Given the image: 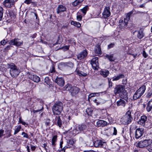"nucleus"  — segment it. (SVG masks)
Wrapping results in <instances>:
<instances>
[{"instance_id":"ea45409f","label":"nucleus","mask_w":152,"mask_h":152,"mask_svg":"<svg viewBox=\"0 0 152 152\" xmlns=\"http://www.w3.org/2000/svg\"><path fill=\"white\" fill-rule=\"evenodd\" d=\"M86 112L88 115H91L92 113L93 110L91 108H88L86 109Z\"/></svg>"},{"instance_id":"de8ad7c7","label":"nucleus","mask_w":152,"mask_h":152,"mask_svg":"<svg viewBox=\"0 0 152 152\" xmlns=\"http://www.w3.org/2000/svg\"><path fill=\"white\" fill-rule=\"evenodd\" d=\"M11 47V46L10 45H8L4 49L5 51H7L10 49Z\"/></svg>"},{"instance_id":"f3484780","label":"nucleus","mask_w":152,"mask_h":152,"mask_svg":"<svg viewBox=\"0 0 152 152\" xmlns=\"http://www.w3.org/2000/svg\"><path fill=\"white\" fill-rule=\"evenodd\" d=\"M66 10V8L61 5H58L56 9L57 12L58 14H59L62 12L65 11Z\"/></svg>"},{"instance_id":"338daca9","label":"nucleus","mask_w":152,"mask_h":152,"mask_svg":"<svg viewBox=\"0 0 152 152\" xmlns=\"http://www.w3.org/2000/svg\"><path fill=\"white\" fill-rule=\"evenodd\" d=\"M144 4H143L139 6V7L141 8H143L144 7Z\"/></svg>"},{"instance_id":"9d476101","label":"nucleus","mask_w":152,"mask_h":152,"mask_svg":"<svg viewBox=\"0 0 152 152\" xmlns=\"http://www.w3.org/2000/svg\"><path fill=\"white\" fill-rule=\"evenodd\" d=\"M144 129L142 128L137 129L135 133V137L136 139H138L141 137L143 133Z\"/></svg>"},{"instance_id":"6ab92c4d","label":"nucleus","mask_w":152,"mask_h":152,"mask_svg":"<svg viewBox=\"0 0 152 152\" xmlns=\"http://www.w3.org/2000/svg\"><path fill=\"white\" fill-rule=\"evenodd\" d=\"M30 79L33 80L35 82L38 83L40 80V78L35 75H31L29 76Z\"/></svg>"},{"instance_id":"774afa93","label":"nucleus","mask_w":152,"mask_h":152,"mask_svg":"<svg viewBox=\"0 0 152 152\" xmlns=\"http://www.w3.org/2000/svg\"><path fill=\"white\" fill-rule=\"evenodd\" d=\"M150 54L152 56V49H151L149 51Z\"/></svg>"},{"instance_id":"72a5a7b5","label":"nucleus","mask_w":152,"mask_h":152,"mask_svg":"<svg viewBox=\"0 0 152 152\" xmlns=\"http://www.w3.org/2000/svg\"><path fill=\"white\" fill-rule=\"evenodd\" d=\"M84 0H76L72 3V5L76 6L82 3Z\"/></svg>"},{"instance_id":"0eeeda50","label":"nucleus","mask_w":152,"mask_h":152,"mask_svg":"<svg viewBox=\"0 0 152 152\" xmlns=\"http://www.w3.org/2000/svg\"><path fill=\"white\" fill-rule=\"evenodd\" d=\"M152 143L151 140H145L140 141L136 144V146L140 148H144L148 146Z\"/></svg>"},{"instance_id":"0e129e2a","label":"nucleus","mask_w":152,"mask_h":152,"mask_svg":"<svg viewBox=\"0 0 152 152\" xmlns=\"http://www.w3.org/2000/svg\"><path fill=\"white\" fill-rule=\"evenodd\" d=\"M109 128H107V129H104V131H103V132L105 133V134H107V133H104V131H107L109 130Z\"/></svg>"},{"instance_id":"9b49d317","label":"nucleus","mask_w":152,"mask_h":152,"mask_svg":"<svg viewBox=\"0 0 152 152\" xmlns=\"http://www.w3.org/2000/svg\"><path fill=\"white\" fill-rule=\"evenodd\" d=\"M14 0H5L3 2V4L6 7L10 8L14 4Z\"/></svg>"},{"instance_id":"20e7f679","label":"nucleus","mask_w":152,"mask_h":152,"mask_svg":"<svg viewBox=\"0 0 152 152\" xmlns=\"http://www.w3.org/2000/svg\"><path fill=\"white\" fill-rule=\"evenodd\" d=\"M63 104L61 102H56L52 108L53 112L54 115H59L63 110Z\"/></svg>"},{"instance_id":"412c9836","label":"nucleus","mask_w":152,"mask_h":152,"mask_svg":"<svg viewBox=\"0 0 152 152\" xmlns=\"http://www.w3.org/2000/svg\"><path fill=\"white\" fill-rule=\"evenodd\" d=\"M79 91V88L75 86H74L72 88L71 93L72 95L74 96L77 94Z\"/></svg>"},{"instance_id":"7ed1b4c3","label":"nucleus","mask_w":152,"mask_h":152,"mask_svg":"<svg viewBox=\"0 0 152 152\" xmlns=\"http://www.w3.org/2000/svg\"><path fill=\"white\" fill-rule=\"evenodd\" d=\"M8 65L9 68L10 69V72L11 76L13 77H17L20 72V70L19 69L12 63L9 64Z\"/></svg>"},{"instance_id":"052dcab7","label":"nucleus","mask_w":152,"mask_h":152,"mask_svg":"<svg viewBox=\"0 0 152 152\" xmlns=\"http://www.w3.org/2000/svg\"><path fill=\"white\" fill-rule=\"evenodd\" d=\"M96 93H92L90 94L89 96V97L91 98L95 96Z\"/></svg>"},{"instance_id":"4d7b16f0","label":"nucleus","mask_w":152,"mask_h":152,"mask_svg":"<svg viewBox=\"0 0 152 152\" xmlns=\"http://www.w3.org/2000/svg\"><path fill=\"white\" fill-rule=\"evenodd\" d=\"M148 150L150 152H152V145L149 146Z\"/></svg>"},{"instance_id":"a211bd4d","label":"nucleus","mask_w":152,"mask_h":152,"mask_svg":"<svg viewBox=\"0 0 152 152\" xmlns=\"http://www.w3.org/2000/svg\"><path fill=\"white\" fill-rule=\"evenodd\" d=\"M96 125L98 127H104L108 124L107 123L103 120H99L96 122Z\"/></svg>"},{"instance_id":"dca6fc26","label":"nucleus","mask_w":152,"mask_h":152,"mask_svg":"<svg viewBox=\"0 0 152 152\" xmlns=\"http://www.w3.org/2000/svg\"><path fill=\"white\" fill-rule=\"evenodd\" d=\"M55 82L60 86H63L64 84V80L61 77H57L55 80Z\"/></svg>"},{"instance_id":"69168bd1","label":"nucleus","mask_w":152,"mask_h":152,"mask_svg":"<svg viewBox=\"0 0 152 152\" xmlns=\"http://www.w3.org/2000/svg\"><path fill=\"white\" fill-rule=\"evenodd\" d=\"M26 148H27V149L28 151V152H30L29 147L28 146H27L26 147Z\"/></svg>"},{"instance_id":"a18cd8bd","label":"nucleus","mask_w":152,"mask_h":152,"mask_svg":"<svg viewBox=\"0 0 152 152\" xmlns=\"http://www.w3.org/2000/svg\"><path fill=\"white\" fill-rule=\"evenodd\" d=\"M152 95V91H150L147 94V97L148 98H150L151 96Z\"/></svg>"},{"instance_id":"c756f323","label":"nucleus","mask_w":152,"mask_h":152,"mask_svg":"<svg viewBox=\"0 0 152 152\" xmlns=\"http://www.w3.org/2000/svg\"><path fill=\"white\" fill-rule=\"evenodd\" d=\"M144 36V34L142 30H140L137 31V37L139 39L142 38Z\"/></svg>"},{"instance_id":"4c0bfd02","label":"nucleus","mask_w":152,"mask_h":152,"mask_svg":"<svg viewBox=\"0 0 152 152\" xmlns=\"http://www.w3.org/2000/svg\"><path fill=\"white\" fill-rule=\"evenodd\" d=\"M57 137L56 136H54L52 139V145L54 146L55 145V142L56 141Z\"/></svg>"},{"instance_id":"f704fd0d","label":"nucleus","mask_w":152,"mask_h":152,"mask_svg":"<svg viewBox=\"0 0 152 152\" xmlns=\"http://www.w3.org/2000/svg\"><path fill=\"white\" fill-rule=\"evenodd\" d=\"M21 129V127L19 125L17 126H16L15 127V132L14 133V134L15 135L18 133L20 131V129Z\"/></svg>"},{"instance_id":"bb28decb","label":"nucleus","mask_w":152,"mask_h":152,"mask_svg":"<svg viewBox=\"0 0 152 152\" xmlns=\"http://www.w3.org/2000/svg\"><path fill=\"white\" fill-rule=\"evenodd\" d=\"M152 109V99L148 103V105L146 107L147 110L148 112L151 111Z\"/></svg>"},{"instance_id":"37998d69","label":"nucleus","mask_w":152,"mask_h":152,"mask_svg":"<svg viewBox=\"0 0 152 152\" xmlns=\"http://www.w3.org/2000/svg\"><path fill=\"white\" fill-rule=\"evenodd\" d=\"M78 74L80 76H83L85 77L87 75L86 73H84L81 72H78Z\"/></svg>"},{"instance_id":"2eb2a0df","label":"nucleus","mask_w":152,"mask_h":152,"mask_svg":"<svg viewBox=\"0 0 152 152\" xmlns=\"http://www.w3.org/2000/svg\"><path fill=\"white\" fill-rule=\"evenodd\" d=\"M94 144L96 147H104L106 145L105 142L99 140L95 141Z\"/></svg>"},{"instance_id":"8fccbe9b","label":"nucleus","mask_w":152,"mask_h":152,"mask_svg":"<svg viewBox=\"0 0 152 152\" xmlns=\"http://www.w3.org/2000/svg\"><path fill=\"white\" fill-rule=\"evenodd\" d=\"M117 134V130L115 127H113V134L114 135H116Z\"/></svg>"},{"instance_id":"1a4fd4ad","label":"nucleus","mask_w":152,"mask_h":152,"mask_svg":"<svg viewBox=\"0 0 152 152\" xmlns=\"http://www.w3.org/2000/svg\"><path fill=\"white\" fill-rule=\"evenodd\" d=\"M98 59L96 57L92 59L91 61V64L93 69H97L99 66Z\"/></svg>"},{"instance_id":"e2e57ef3","label":"nucleus","mask_w":152,"mask_h":152,"mask_svg":"<svg viewBox=\"0 0 152 152\" xmlns=\"http://www.w3.org/2000/svg\"><path fill=\"white\" fill-rule=\"evenodd\" d=\"M114 45L113 44H111L108 45V47L109 48H110L113 47Z\"/></svg>"},{"instance_id":"c85d7f7f","label":"nucleus","mask_w":152,"mask_h":152,"mask_svg":"<svg viewBox=\"0 0 152 152\" xmlns=\"http://www.w3.org/2000/svg\"><path fill=\"white\" fill-rule=\"evenodd\" d=\"M105 56L107 58L108 60L111 61H114L115 60L114 58L113 57V54L108 55L106 54Z\"/></svg>"},{"instance_id":"e433bc0d","label":"nucleus","mask_w":152,"mask_h":152,"mask_svg":"<svg viewBox=\"0 0 152 152\" xmlns=\"http://www.w3.org/2000/svg\"><path fill=\"white\" fill-rule=\"evenodd\" d=\"M58 125L59 127H61L62 125V122L61 118L59 116L58 118V120L57 122Z\"/></svg>"},{"instance_id":"6e6552de","label":"nucleus","mask_w":152,"mask_h":152,"mask_svg":"<svg viewBox=\"0 0 152 152\" xmlns=\"http://www.w3.org/2000/svg\"><path fill=\"white\" fill-rule=\"evenodd\" d=\"M9 44L11 45L19 47L23 45V41L19 39L15 38L11 40L9 42Z\"/></svg>"},{"instance_id":"b1692460","label":"nucleus","mask_w":152,"mask_h":152,"mask_svg":"<svg viewBox=\"0 0 152 152\" xmlns=\"http://www.w3.org/2000/svg\"><path fill=\"white\" fill-rule=\"evenodd\" d=\"M109 72L107 70H101L100 71V73L104 77H107L109 74Z\"/></svg>"},{"instance_id":"2f4dec72","label":"nucleus","mask_w":152,"mask_h":152,"mask_svg":"<svg viewBox=\"0 0 152 152\" xmlns=\"http://www.w3.org/2000/svg\"><path fill=\"white\" fill-rule=\"evenodd\" d=\"M78 129H80V132L85 130L87 127L86 125L83 124H79L78 125Z\"/></svg>"},{"instance_id":"603ef678","label":"nucleus","mask_w":152,"mask_h":152,"mask_svg":"<svg viewBox=\"0 0 152 152\" xmlns=\"http://www.w3.org/2000/svg\"><path fill=\"white\" fill-rule=\"evenodd\" d=\"M22 134L23 135V137L27 138H28V135L26 133H25V132H23L22 133Z\"/></svg>"},{"instance_id":"aec40b11","label":"nucleus","mask_w":152,"mask_h":152,"mask_svg":"<svg viewBox=\"0 0 152 152\" xmlns=\"http://www.w3.org/2000/svg\"><path fill=\"white\" fill-rule=\"evenodd\" d=\"M147 118L145 115L142 116L138 122V123L141 125L144 126L145 122L147 121Z\"/></svg>"},{"instance_id":"a19ab883","label":"nucleus","mask_w":152,"mask_h":152,"mask_svg":"<svg viewBox=\"0 0 152 152\" xmlns=\"http://www.w3.org/2000/svg\"><path fill=\"white\" fill-rule=\"evenodd\" d=\"M3 13V9L2 7H0V21L2 18Z\"/></svg>"},{"instance_id":"4be33fe9","label":"nucleus","mask_w":152,"mask_h":152,"mask_svg":"<svg viewBox=\"0 0 152 152\" xmlns=\"http://www.w3.org/2000/svg\"><path fill=\"white\" fill-rule=\"evenodd\" d=\"M93 101L97 105L102 104L105 102L104 100L100 98H97V99H94Z\"/></svg>"},{"instance_id":"f257e3e1","label":"nucleus","mask_w":152,"mask_h":152,"mask_svg":"<svg viewBox=\"0 0 152 152\" xmlns=\"http://www.w3.org/2000/svg\"><path fill=\"white\" fill-rule=\"evenodd\" d=\"M133 118L131 115V112L128 111L124 115L121 119V123L125 125H127L131 123L132 121Z\"/></svg>"},{"instance_id":"bf43d9fd","label":"nucleus","mask_w":152,"mask_h":152,"mask_svg":"<svg viewBox=\"0 0 152 152\" xmlns=\"http://www.w3.org/2000/svg\"><path fill=\"white\" fill-rule=\"evenodd\" d=\"M69 49V46H65L62 48V49L64 50H66Z\"/></svg>"},{"instance_id":"49530a36","label":"nucleus","mask_w":152,"mask_h":152,"mask_svg":"<svg viewBox=\"0 0 152 152\" xmlns=\"http://www.w3.org/2000/svg\"><path fill=\"white\" fill-rule=\"evenodd\" d=\"M77 19L78 21H81L82 19V16L81 15H77Z\"/></svg>"},{"instance_id":"3c124183","label":"nucleus","mask_w":152,"mask_h":152,"mask_svg":"<svg viewBox=\"0 0 152 152\" xmlns=\"http://www.w3.org/2000/svg\"><path fill=\"white\" fill-rule=\"evenodd\" d=\"M7 42L5 41V39H3L0 42L1 45H4L6 44Z\"/></svg>"},{"instance_id":"cd10ccee","label":"nucleus","mask_w":152,"mask_h":152,"mask_svg":"<svg viewBox=\"0 0 152 152\" xmlns=\"http://www.w3.org/2000/svg\"><path fill=\"white\" fill-rule=\"evenodd\" d=\"M94 52L95 53L98 55H100L102 53L101 49L99 45H97L95 49Z\"/></svg>"},{"instance_id":"864d4df0","label":"nucleus","mask_w":152,"mask_h":152,"mask_svg":"<svg viewBox=\"0 0 152 152\" xmlns=\"http://www.w3.org/2000/svg\"><path fill=\"white\" fill-rule=\"evenodd\" d=\"M74 142L73 140H70L69 141V143L70 145H73Z\"/></svg>"},{"instance_id":"f03ea898","label":"nucleus","mask_w":152,"mask_h":152,"mask_svg":"<svg viewBox=\"0 0 152 152\" xmlns=\"http://www.w3.org/2000/svg\"><path fill=\"white\" fill-rule=\"evenodd\" d=\"M114 92L115 94H119L123 98L126 99L127 97V92L122 85L117 86L115 88Z\"/></svg>"},{"instance_id":"a878e982","label":"nucleus","mask_w":152,"mask_h":152,"mask_svg":"<svg viewBox=\"0 0 152 152\" xmlns=\"http://www.w3.org/2000/svg\"><path fill=\"white\" fill-rule=\"evenodd\" d=\"M124 77V75L123 74L119 75L118 76H115L113 78V81H117L119 79L123 78Z\"/></svg>"},{"instance_id":"c03bdc74","label":"nucleus","mask_w":152,"mask_h":152,"mask_svg":"<svg viewBox=\"0 0 152 152\" xmlns=\"http://www.w3.org/2000/svg\"><path fill=\"white\" fill-rule=\"evenodd\" d=\"M50 120L49 119H46V122L45 123V124L46 126H49L50 125Z\"/></svg>"},{"instance_id":"680f3d73","label":"nucleus","mask_w":152,"mask_h":152,"mask_svg":"<svg viewBox=\"0 0 152 152\" xmlns=\"http://www.w3.org/2000/svg\"><path fill=\"white\" fill-rule=\"evenodd\" d=\"M31 150L33 151H34L36 149V147L34 146L31 145Z\"/></svg>"},{"instance_id":"423d86ee","label":"nucleus","mask_w":152,"mask_h":152,"mask_svg":"<svg viewBox=\"0 0 152 152\" xmlns=\"http://www.w3.org/2000/svg\"><path fill=\"white\" fill-rule=\"evenodd\" d=\"M43 102L42 100H40L33 107L32 111L35 113L43 110Z\"/></svg>"},{"instance_id":"5701e85b","label":"nucleus","mask_w":152,"mask_h":152,"mask_svg":"<svg viewBox=\"0 0 152 152\" xmlns=\"http://www.w3.org/2000/svg\"><path fill=\"white\" fill-rule=\"evenodd\" d=\"M126 104V102L122 99H120L117 102V104L118 106H122L124 107Z\"/></svg>"},{"instance_id":"ddd939ff","label":"nucleus","mask_w":152,"mask_h":152,"mask_svg":"<svg viewBox=\"0 0 152 152\" xmlns=\"http://www.w3.org/2000/svg\"><path fill=\"white\" fill-rule=\"evenodd\" d=\"M133 11H132L126 14L125 17L124 18V26H126L128 24V22L130 18V16L133 13Z\"/></svg>"},{"instance_id":"39448f33","label":"nucleus","mask_w":152,"mask_h":152,"mask_svg":"<svg viewBox=\"0 0 152 152\" xmlns=\"http://www.w3.org/2000/svg\"><path fill=\"white\" fill-rule=\"evenodd\" d=\"M146 90V86L143 85L139 88L134 94L133 98L134 100H136L140 98L144 94Z\"/></svg>"},{"instance_id":"58836bf2","label":"nucleus","mask_w":152,"mask_h":152,"mask_svg":"<svg viewBox=\"0 0 152 152\" xmlns=\"http://www.w3.org/2000/svg\"><path fill=\"white\" fill-rule=\"evenodd\" d=\"M88 9V7L87 6H85L81 10V11L85 15Z\"/></svg>"},{"instance_id":"4468645a","label":"nucleus","mask_w":152,"mask_h":152,"mask_svg":"<svg viewBox=\"0 0 152 152\" xmlns=\"http://www.w3.org/2000/svg\"><path fill=\"white\" fill-rule=\"evenodd\" d=\"M87 55V52L86 50H84L82 52L78 54L77 58L78 59L81 60L84 58Z\"/></svg>"},{"instance_id":"6e6d98bb","label":"nucleus","mask_w":152,"mask_h":152,"mask_svg":"<svg viewBox=\"0 0 152 152\" xmlns=\"http://www.w3.org/2000/svg\"><path fill=\"white\" fill-rule=\"evenodd\" d=\"M4 132V130L2 129L0 130V137H2L3 135Z\"/></svg>"},{"instance_id":"c9c22d12","label":"nucleus","mask_w":152,"mask_h":152,"mask_svg":"<svg viewBox=\"0 0 152 152\" xmlns=\"http://www.w3.org/2000/svg\"><path fill=\"white\" fill-rule=\"evenodd\" d=\"M44 82L47 84L50 85L51 84V82L50 80L49 79L48 77H46L44 79Z\"/></svg>"},{"instance_id":"473e14b6","label":"nucleus","mask_w":152,"mask_h":152,"mask_svg":"<svg viewBox=\"0 0 152 152\" xmlns=\"http://www.w3.org/2000/svg\"><path fill=\"white\" fill-rule=\"evenodd\" d=\"M72 85L70 84H67L66 85L64 88V89L66 91H69L70 92L72 88Z\"/></svg>"},{"instance_id":"13d9d810","label":"nucleus","mask_w":152,"mask_h":152,"mask_svg":"<svg viewBox=\"0 0 152 152\" xmlns=\"http://www.w3.org/2000/svg\"><path fill=\"white\" fill-rule=\"evenodd\" d=\"M50 70H51L50 72L51 73L54 72H55V68L53 66H52V69H51Z\"/></svg>"},{"instance_id":"5fc2aeb1","label":"nucleus","mask_w":152,"mask_h":152,"mask_svg":"<svg viewBox=\"0 0 152 152\" xmlns=\"http://www.w3.org/2000/svg\"><path fill=\"white\" fill-rule=\"evenodd\" d=\"M31 2V0H26L24 2L27 4H30Z\"/></svg>"},{"instance_id":"79ce46f5","label":"nucleus","mask_w":152,"mask_h":152,"mask_svg":"<svg viewBox=\"0 0 152 152\" xmlns=\"http://www.w3.org/2000/svg\"><path fill=\"white\" fill-rule=\"evenodd\" d=\"M119 23L120 24V25L122 27H125L126 26H124L125 23H124V21L123 20H121V19L120 20H119Z\"/></svg>"},{"instance_id":"f8f14e48","label":"nucleus","mask_w":152,"mask_h":152,"mask_svg":"<svg viewBox=\"0 0 152 152\" xmlns=\"http://www.w3.org/2000/svg\"><path fill=\"white\" fill-rule=\"evenodd\" d=\"M109 7H106L105 8L102 13L103 16L104 18H106L109 17L110 15V11Z\"/></svg>"},{"instance_id":"7c9ffc66","label":"nucleus","mask_w":152,"mask_h":152,"mask_svg":"<svg viewBox=\"0 0 152 152\" xmlns=\"http://www.w3.org/2000/svg\"><path fill=\"white\" fill-rule=\"evenodd\" d=\"M71 24L77 28H80L81 26V24L80 23L74 21H72Z\"/></svg>"},{"instance_id":"09e8293b","label":"nucleus","mask_w":152,"mask_h":152,"mask_svg":"<svg viewBox=\"0 0 152 152\" xmlns=\"http://www.w3.org/2000/svg\"><path fill=\"white\" fill-rule=\"evenodd\" d=\"M143 56L145 58H146L148 56V54L146 53L145 50H143L142 53Z\"/></svg>"},{"instance_id":"393cba45","label":"nucleus","mask_w":152,"mask_h":152,"mask_svg":"<svg viewBox=\"0 0 152 152\" xmlns=\"http://www.w3.org/2000/svg\"><path fill=\"white\" fill-rule=\"evenodd\" d=\"M78 125L75 126L72 130V133L73 135H75L80 132V129H78Z\"/></svg>"}]
</instances>
